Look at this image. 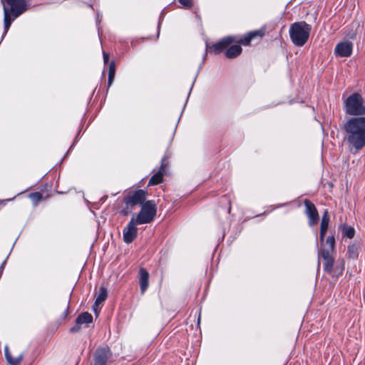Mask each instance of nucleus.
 <instances>
[{"mask_svg": "<svg viewBox=\"0 0 365 365\" xmlns=\"http://www.w3.org/2000/svg\"><path fill=\"white\" fill-rule=\"evenodd\" d=\"M345 139L351 152L357 153L365 146V117H352L344 125Z\"/></svg>", "mask_w": 365, "mask_h": 365, "instance_id": "f257e3e1", "label": "nucleus"}, {"mask_svg": "<svg viewBox=\"0 0 365 365\" xmlns=\"http://www.w3.org/2000/svg\"><path fill=\"white\" fill-rule=\"evenodd\" d=\"M311 30V25L305 21L291 24L289 34L292 42L297 46H303L309 39Z\"/></svg>", "mask_w": 365, "mask_h": 365, "instance_id": "f03ea898", "label": "nucleus"}, {"mask_svg": "<svg viewBox=\"0 0 365 365\" xmlns=\"http://www.w3.org/2000/svg\"><path fill=\"white\" fill-rule=\"evenodd\" d=\"M147 192L143 190L129 192L124 198L125 207L121 210L123 215H128L136 205H141L145 202Z\"/></svg>", "mask_w": 365, "mask_h": 365, "instance_id": "7ed1b4c3", "label": "nucleus"}, {"mask_svg": "<svg viewBox=\"0 0 365 365\" xmlns=\"http://www.w3.org/2000/svg\"><path fill=\"white\" fill-rule=\"evenodd\" d=\"M344 110L351 115H361L365 114L364 99L359 93H353L344 101Z\"/></svg>", "mask_w": 365, "mask_h": 365, "instance_id": "20e7f679", "label": "nucleus"}, {"mask_svg": "<svg viewBox=\"0 0 365 365\" xmlns=\"http://www.w3.org/2000/svg\"><path fill=\"white\" fill-rule=\"evenodd\" d=\"M156 213V204L153 200H148L143 205L137 216L133 217L132 219L139 225L148 224L154 220Z\"/></svg>", "mask_w": 365, "mask_h": 365, "instance_id": "39448f33", "label": "nucleus"}, {"mask_svg": "<svg viewBox=\"0 0 365 365\" xmlns=\"http://www.w3.org/2000/svg\"><path fill=\"white\" fill-rule=\"evenodd\" d=\"M3 9H9L11 16L16 19L27 9L26 0H1Z\"/></svg>", "mask_w": 365, "mask_h": 365, "instance_id": "423d86ee", "label": "nucleus"}, {"mask_svg": "<svg viewBox=\"0 0 365 365\" xmlns=\"http://www.w3.org/2000/svg\"><path fill=\"white\" fill-rule=\"evenodd\" d=\"M111 357L112 352L109 347H99L95 352L94 363L93 365H106L110 361Z\"/></svg>", "mask_w": 365, "mask_h": 365, "instance_id": "0eeeda50", "label": "nucleus"}, {"mask_svg": "<svg viewBox=\"0 0 365 365\" xmlns=\"http://www.w3.org/2000/svg\"><path fill=\"white\" fill-rule=\"evenodd\" d=\"M138 224L132 218L123 230V240L125 243H131L137 237Z\"/></svg>", "mask_w": 365, "mask_h": 365, "instance_id": "6e6552de", "label": "nucleus"}, {"mask_svg": "<svg viewBox=\"0 0 365 365\" xmlns=\"http://www.w3.org/2000/svg\"><path fill=\"white\" fill-rule=\"evenodd\" d=\"M331 254L332 252L325 248H321L318 253L319 257H322L324 260V270L329 274L332 273L334 266V258Z\"/></svg>", "mask_w": 365, "mask_h": 365, "instance_id": "1a4fd4ad", "label": "nucleus"}, {"mask_svg": "<svg viewBox=\"0 0 365 365\" xmlns=\"http://www.w3.org/2000/svg\"><path fill=\"white\" fill-rule=\"evenodd\" d=\"M304 205L306 207V214L309 217V225L313 226L319 221V217L318 211L314 203L309 200H304Z\"/></svg>", "mask_w": 365, "mask_h": 365, "instance_id": "9d476101", "label": "nucleus"}, {"mask_svg": "<svg viewBox=\"0 0 365 365\" xmlns=\"http://www.w3.org/2000/svg\"><path fill=\"white\" fill-rule=\"evenodd\" d=\"M334 52L336 56L348 57L352 52V43L349 41L341 42L336 46Z\"/></svg>", "mask_w": 365, "mask_h": 365, "instance_id": "9b49d317", "label": "nucleus"}, {"mask_svg": "<svg viewBox=\"0 0 365 365\" xmlns=\"http://www.w3.org/2000/svg\"><path fill=\"white\" fill-rule=\"evenodd\" d=\"M235 41L233 36H227L221 39L219 42L210 47V51L218 53L229 46Z\"/></svg>", "mask_w": 365, "mask_h": 365, "instance_id": "f8f14e48", "label": "nucleus"}, {"mask_svg": "<svg viewBox=\"0 0 365 365\" xmlns=\"http://www.w3.org/2000/svg\"><path fill=\"white\" fill-rule=\"evenodd\" d=\"M139 282L141 294H143L149 286V273L144 268L140 269Z\"/></svg>", "mask_w": 365, "mask_h": 365, "instance_id": "ddd939ff", "label": "nucleus"}, {"mask_svg": "<svg viewBox=\"0 0 365 365\" xmlns=\"http://www.w3.org/2000/svg\"><path fill=\"white\" fill-rule=\"evenodd\" d=\"M165 159L163 158L161 162V166L160 170L154 174L148 182V185H155L160 183L163 181V177L165 173Z\"/></svg>", "mask_w": 365, "mask_h": 365, "instance_id": "4468645a", "label": "nucleus"}, {"mask_svg": "<svg viewBox=\"0 0 365 365\" xmlns=\"http://www.w3.org/2000/svg\"><path fill=\"white\" fill-rule=\"evenodd\" d=\"M4 355L9 365H19L24 358L23 354H20L16 357H13L9 351L8 346H5L4 347Z\"/></svg>", "mask_w": 365, "mask_h": 365, "instance_id": "2eb2a0df", "label": "nucleus"}, {"mask_svg": "<svg viewBox=\"0 0 365 365\" xmlns=\"http://www.w3.org/2000/svg\"><path fill=\"white\" fill-rule=\"evenodd\" d=\"M242 52V47L240 45H232L225 51V56L228 58H233L239 56Z\"/></svg>", "mask_w": 365, "mask_h": 365, "instance_id": "dca6fc26", "label": "nucleus"}, {"mask_svg": "<svg viewBox=\"0 0 365 365\" xmlns=\"http://www.w3.org/2000/svg\"><path fill=\"white\" fill-rule=\"evenodd\" d=\"M93 322V317L88 312H83L76 319V323L78 326L83 324H90Z\"/></svg>", "mask_w": 365, "mask_h": 365, "instance_id": "f3484780", "label": "nucleus"}, {"mask_svg": "<svg viewBox=\"0 0 365 365\" xmlns=\"http://www.w3.org/2000/svg\"><path fill=\"white\" fill-rule=\"evenodd\" d=\"M264 35V31H262V30H259V31H252V32H250L247 35H246L245 36H244L240 41V42L244 45H248L250 43V42L251 41V40L257 36H262Z\"/></svg>", "mask_w": 365, "mask_h": 365, "instance_id": "a211bd4d", "label": "nucleus"}, {"mask_svg": "<svg viewBox=\"0 0 365 365\" xmlns=\"http://www.w3.org/2000/svg\"><path fill=\"white\" fill-rule=\"evenodd\" d=\"M11 14L9 11V9L4 7V34L7 33V31L11 24L12 21L14 19V17H13V19H11Z\"/></svg>", "mask_w": 365, "mask_h": 365, "instance_id": "6ab92c4d", "label": "nucleus"}, {"mask_svg": "<svg viewBox=\"0 0 365 365\" xmlns=\"http://www.w3.org/2000/svg\"><path fill=\"white\" fill-rule=\"evenodd\" d=\"M108 292L105 287H100L98 296L96 299L94 306H98L103 303L107 298Z\"/></svg>", "mask_w": 365, "mask_h": 365, "instance_id": "aec40b11", "label": "nucleus"}, {"mask_svg": "<svg viewBox=\"0 0 365 365\" xmlns=\"http://www.w3.org/2000/svg\"><path fill=\"white\" fill-rule=\"evenodd\" d=\"M329 222V216L328 215L327 211H325L323 214L321 225H320V231L326 232L328 230Z\"/></svg>", "mask_w": 365, "mask_h": 365, "instance_id": "412c9836", "label": "nucleus"}, {"mask_svg": "<svg viewBox=\"0 0 365 365\" xmlns=\"http://www.w3.org/2000/svg\"><path fill=\"white\" fill-rule=\"evenodd\" d=\"M29 197L32 201L34 205L36 206L42 199V194L38 192H32L29 194Z\"/></svg>", "mask_w": 365, "mask_h": 365, "instance_id": "4be33fe9", "label": "nucleus"}, {"mask_svg": "<svg viewBox=\"0 0 365 365\" xmlns=\"http://www.w3.org/2000/svg\"><path fill=\"white\" fill-rule=\"evenodd\" d=\"M326 245L329 247L325 248L327 250H329L330 252H334L335 249V239L334 236H329L326 240Z\"/></svg>", "mask_w": 365, "mask_h": 365, "instance_id": "5701e85b", "label": "nucleus"}, {"mask_svg": "<svg viewBox=\"0 0 365 365\" xmlns=\"http://www.w3.org/2000/svg\"><path fill=\"white\" fill-rule=\"evenodd\" d=\"M354 229L351 227H348L344 229L343 234L346 237L351 239L354 236Z\"/></svg>", "mask_w": 365, "mask_h": 365, "instance_id": "b1692460", "label": "nucleus"}, {"mask_svg": "<svg viewBox=\"0 0 365 365\" xmlns=\"http://www.w3.org/2000/svg\"><path fill=\"white\" fill-rule=\"evenodd\" d=\"M179 2L185 7H190L192 5L191 0H179Z\"/></svg>", "mask_w": 365, "mask_h": 365, "instance_id": "393cba45", "label": "nucleus"}, {"mask_svg": "<svg viewBox=\"0 0 365 365\" xmlns=\"http://www.w3.org/2000/svg\"><path fill=\"white\" fill-rule=\"evenodd\" d=\"M115 63L113 61H112L109 66L108 74L112 73V75H115Z\"/></svg>", "mask_w": 365, "mask_h": 365, "instance_id": "a878e982", "label": "nucleus"}, {"mask_svg": "<svg viewBox=\"0 0 365 365\" xmlns=\"http://www.w3.org/2000/svg\"><path fill=\"white\" fill-rule=\"evenodd\" d=\"M114 77H115V75H112V73L108 74V86H110L111 84L113 83Z\"/></svg>", "mask_w": 365, "mask_h": 365, "instance_id": "bb28decb", "label": "nucleus"}, {"mask_svg": "<svg viewBox=\"0 0 365 365\" xmlns=\"http://www.w3.org/2000/svg\"><path fill=\"white\" fill-rule=\"evenodd\" d=\"M336 264H340V265H341V267L339 269V273L341 274V273L342 272L343 269H344V260H343V259H341V260H338V261L336 262Z\"/></svg>", "mask_w": 365, "mask_h": 365, "instance_id": "cd10ccee", "label": "nucleus"}, {"mask_svg": "<svg viewBox=\"0 0 365 365\" xmlns=\"http://www.w3.org/2000/svg\"><path fill=\"white\" fill-rule=\"evenodd\" d=\"M103 55L104 63H107L108 62V60H109V55H108V53H107L105 51H103Z\"/></svg>", "mask_w": 365, "mask_h": 365, "instance_id": "c85d7f7f", "label": "nucleus"}, {"mask_svg": "<svg viewBox=\"0 0 365 365\" xmlns=\"http://www.w3.org/2000/svg\"><path fill=\"white\" fill-rule=\"evenodd\" d=\"M326 233V232L320 231V242L322 244L324 242Z\"/></svg>", "mask_w": 365, "mask_h": 365, "instance_id": "c756f323", "label": "nucleus"}]
</instances>
